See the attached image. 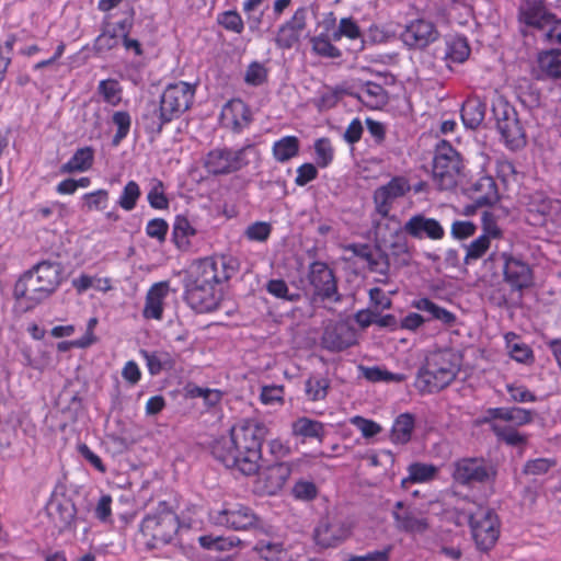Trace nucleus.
Returning a JSON list of instances; mask_svg holds the SVG:
<instances>
[{"label": "nucleus", "instance_id": "0e129e2a", "mask_svg": "<svg viewBox=\"0 0 561 561\" xmlns=\"http://www.w3.org/2000/svg\"><path fill=\"white\" fill-rule=\"evenodd\" d=\"M351 423L355 425L366 438L373 437L381 432V426L371 420L362 416H354Z\"/></svg>", "mask_w": 561, "mask_h": 561}, {"label": "nucleus", "instance_id": "6ab92c4d", "mask_svg": "<svg viewBox=\"0 0 561 561\" xmlns=\"http://www.w3.org/2000/svg\"><path fill=\"white\" fill-rule=\"evenodd\" d=\"M357 341L355 330L345 322L329 325L322 337V343L330 351H343Z\"/></svg>", "mask_w": 561, "mask_h": 561}, {"label": "nucleus", "instance_id": "a19ab883", "mask_svg": "<svg viewBox=\"0 0 561 561\" xmlns=\"http://www.w3.org/2000/svg\"><path fill=\"white\" fill-rule=\"evenodd\" d=\"M196 234L195 228L183 216H178L173 225V239L176 245L181 249H186L190 245V240Z\"/></svg>", "mask_w": 561, "mask_h": 561}, {"label": "nucleus", "instance_id": "bb28decb", "mask_svg": "<svg viewBox=\"0 0 561 561\" xmlns=\"http://www.w3.org/2000/svg\"><path fill=\"white\" fill-rule=\"evenodd\" d=\"M123 37H125V24L121 22L108 23L95 38L94 49L98 53H106L118 46Z\"/></svg>", "mask_w": 561, "mask_h": 561}, {"label": "nucleus", "instance_id": "c9c22d12", "mask_svg": "<svg viewBox=\"0 0 561 561\" xmlns=\"http://www.w3.org/2000/svg\"><path fill=\"white\" fill-rule=\"evenodd\" d=\"M362 376L370 382L399 383L407 379L403 374H394L379 366H360Z\"/></svg>", "mask_w": 561, "mask_h": 561}, {"label": "nucleus", "instance_id": "338daca9", "mask_svg": "<svg viewBox=\"0 0 561 561\" xmlns=\"http://www.w3.org/2000/svg\"><path fill=\"white\" fill-rule=\"evenodd\" d=\"M23 356L25 365L38 371L45 370L50 365L49 354L45 351L39 352L35 357H32L28 351H24Z\"/></svg>", "mask_w": 561, "mask_h": 561}, {"label": "nucleus", "instance_id": "e433bc0d", "mask_svg": "<svg viewBox=\"0 0 561 561\" xmlns=\"http://www.w3.org/2000/svg\"><path fill=\"white\" fill-rule=\"evenodd\" d=\"M72 286L78 294H82L89 288H94L98 291L106 293L112 289L111 279L107 277L91 276L81 274L72 279Z\"/></svg>", "mask_w": 561, "mask_h": 561}, {"label": "nucleus", "instance_id": "1a4fd4ad", "mask_svg": "<svg viewBox=\"0 0 561 561\" xmlns=\"http://www.w3.org/2000/svg\"><path fill=\"white\" fill-rule=\"evenodd\" d=\"M462 162L449 146H440L434 157L433 181L439 190H451L461 179Z\"/></svg>", "mask_w": 561, "mask_h": 561}, {"label": "nucleus", "instance_id": "7c9ffc66", "mask_svg": "<svg viewBox=\"0 0 561 561\" xmlns=\"http://www.w3.org/2000/svg\"><path fill=\"white\" fill-rule=\"evenodd\" d=\"M485 105L477 98L468 99L461 108V119L469 128H477L484 119Z\"/></svg>", "mask_w": 561, "mask_h": 561}, {"label": "nucleus", "instance_id": "9b49d317", "mask_svg": "<svg viewBox=\"0 0 561 561\" xmlns=\"http://www.w3.org/2000/svg\"><path fill=\"white\" fill-rule=\"evenodd\" d=\"M493 114L505 145L511 149L522 148L526 139L515 110L507 102L499 99L493 103Z\"/></svg>", "mask_w": 561, "mask_h": 561}, {"label": "nucleus", "instance_id": "79ce46f5", "mask_svg": "<svg viewBox=\"0 0 561 561\" xmlns=\"http://www.w3.org/2000/svg\"><path fill=\"white\" fill-rule=\"evenodd\" d=\"M330 380L324 377L311 376L305 383V392L309 400L321 401L328 396Z\"/></svg>", "mask_w": 561, "mask_h": 561}, {"label": "nucleus", "instance_id": "6e6552de", "mask_svg": "<svg viewBox=\"0 0 561 561\" xmlns=\"http://www.w3.org/2000/svg\"><path fill=\"white\" fill-rule=\"evenodd\" d=\"M259 152L253 145L238 150L214 149L205 158L206 170L215 175L236 172L250 163V157L257 158Z\"/></svg>", "mask_w": 561, "mask_h": 561}, {"label": "nucleus", "instance_id": "e2e57ef3", "mask_svg": "<svg viewBox=\"0 0 561 561\" xmlns=\"http://www.w3.org/2000/svg\"><path fill=\"white\" fill-rule=\"evenodd\" d=\"M477 227L469 220H456L451 225L450 233L457 240H463L476 233Z\"/></svg>", "mask_w": 561, "mask_h": 561}, {"label": "nucleus", "instance_id": "f257e3e1", "mask_svg": "<svg viewBox=\"0 0 561 561\" xmlns=\"http://www.w3.org/2000/svg\"><path fill=\"white\" fill-rule=\"evenodd\" d=\"M266 427L255 420H242L236 424L230 435L217 439L213 445V455L227 468H234L245 476L255 474L262 458V440Z\"/></svg>", "mask_w": 561, "mask_h": 561}, {"label": "nucleus", "instance_id": "f8f14e48", "mask_svg": "<svg viewBox=\"0 0 561 561\" xmlns=\"http://www.w3.org/2000/svg\"><path fill=\"white\" fill-rule=\"evenodd\" d=\"M496 474L495 467L483 459H461L455 463L453 476L460 483L485 482Z\"/></svg>", "mask_w": 561, "mask_h": 561}, {"label": "nucleus", "instance_id": "4be33fe9", "mask_svg": "<svg viewBox=\"0 0 561 561\" xmlns=\"http://www.w3.org/2000/svg\"><path fill=\"white\" fill-rule=\"evenodd\" d=\"M553 15L542 4V0L536 2L525 1L519 9V21L527 26L545 31L551 24Z\"/></svg>", "mask_w": 561, "mask_h": 561}, {"label": "nucleus", "instance_id": "f3484780", "mask_svg": "<svg viewBox=\"0 0 561 561\" xmlns=\"http://www.w3.org/2000/svg\"><path fill=\"white\" fill-rule=\"evenodd\" d=\"M220 119L226 128L233 131H241L250 125L252 115L243 101L234 99L224 105Z\"/></svg>", "mask_w": 561, "mask_h": 561}, {"label": "nucleus", "instance_id": "f03ea898", "mask_svg": "<svg viewBox=\"0 0 561 561\" xmlns=\"http://www.w3.org/2000/svg\"><path fill=\"white\" fill-rule=\"evenodd\" d=\"M218 263L213 259L198 260L190 266L185 283V300L199 313L216 310L222 298Z\"/></svg>", "mask_w": 561, "mask_h": 561}, {"label": "nucleus", "instance_id": "2eb2a0df", "mask_svg": "<svg viewBox=\"0 0 561 561\" xmlns=\"http://www.w3.org/2000/svg\"><path fill=\"white\" fill-rule=\"evenodd\" d=\"M437 36L438 33L434 24L423 19L410 22L401 34L403 43L412 48H424L433 43Z\"/></svg>", "mask_w": 561, "mask_h": 561}, {"label": "nucleus", "instance_id": "49530a36", "mask_svg": "<svg viewBox=\"0 0 561 561\" xmlns=\"http://www.w3.org/2000/svg\"><path fill=\"white\" fill-rule=\"evenodd\" d=\"M141 195L140 187L135 181H129L124 186L118 199L117 205L126 211L133 210Z\"/></svg>", "mask_w": 561, "mask_h": 561}, {"label": "nucleus", "instance_id": "37998d69", "mask_svg": "<svg viewBox=\"0 0 561 561\" xmlns=\"http://www.w3.org/2000/svg\"><path fill=\"white\" fill-rule=\"evenodd\" d=\"M539 68L550 77L561 78V50H551L540 54Z\"/></svg>", "mask_w": 561, "mask_h": 561}, {"label": "nucleus", "instance_id": "a211bd4d", "mask_svg": "<svg viewBox=\"0 0 561 561\" xmlns=\"http://www.w3.org/2000/svg\"><path fill=\"white\" fill-rule=\"evenodd\" d=\"M404 231L413 238L431 240H440L445 236L443 226L434 218L424 215L412 216L403 227Z\"/></svg>", "mask_w": 561, "mask_h": 561}, {"label": "nucleus", "instance_id": "603ef678", "mask_svg": "<svg viewBox=\"0 0 561 561\" xmlns=\"http://www.w3.org/2000/svg\"><path fill=\"white\" fill-rule=\"evenodd\" d=\"M82 198L88 210H103L108 203V192L106 190H98L84 194Z\"/></svg>", "mask_w": 561, "mask_h": 561}, {"label": "nucleus", "instance_id": "c03bdc74", "mask_svg": "<svg viewBox=\"0 0 561 561\" xmlns=\"http://www.w3.org/2000/svg\"><path fill=\"white\" fill-rule=\"evenodd\" d=\"M98 93L105 103L112 106H117L122 101V88L114 79L100 81L98 85Z\"/></svg>", "mask_w": 561, "mask_h": 561}, {"label": "nucleus", "instance_id": "680f3d73", "mask_svg": "<svg viewBox=\"0 0 561 561\" xmlns=\"http://www.w3.org/2000/svg\"><path fill=\"white\" fill-rule=\"evenodd\" d=\"M168 222L161 218H154L148 221L146 226V233L148 237L157 239L159 242L165 240L168 233Z\"/></svg>", "mask_w": 561, "mask_h": 561}, {"label": "nucleus", "instance_id": "de8ad7c7", "mask_svg": "<svg viewBox=\"0 0 561 561\" xmlns=\"http://www.w3.org/2000/svg\"><path fill=\"white\" fill-rule=\"evenodd\" d=\"M291 494L296 500L308 502L318 496V488L314 482L300 479L295 482Z\"/></svg>", "mask_w": 561, "mask_h": 561}, {"label": "nucleus", "instance_id": "bf43d9fd", "mask_svg": "<svg viewBox=\"0 0 561 561\" xmlns=\"http://www.w3.org/2000/svg\"><path fill=\"white\" fill-rule=\"evenodd\" d=\"M493 432L508 445H522L525 437L512 427H503L497 423L492 424Z\"/></svg>", "mask_w": 561, "mask_h": 561}, {"label": "nucleus", "instance_id": "412c9836", "mask_svg": "<svg viewBox=\"0 0 561 561\" xmlns=\"http://www.w3.org/2000/svg\"><path fill=\"white\" fill-rule=\"evenodd\" d=\"M309 280L314 293L322 298H330L336 293V282L333 272L321 262L310 266Z\"/></svg>", "mask_w": 561, "mask_h": 561}, {"label": "nucleus", "instance_id": "2f4dec72", "mask_svg": "<svg viewBox=\"0 0 561 561\" xmlns=\"http://www.w3.org/2000/svg\"><path fill=\"white\" fill-rule=\"evenodd\" d=\"M358 100L367 107L375 110L380 108L387 102V95L380 84L368 82L357 92Z\"/></svg>", "mask_w": 561, "mask_h": 561}, {"label": "nucleus", "instance_id": "8fccbe9b", "mask_svg": "<svg viewBox=\"0 0 561 561\" xmlns=\"http://www.w3.org/2000/svg\"><path fill=\"white\" fill-rule=\"evenodd\" d=\"M505 339L512 358L519 363H526L530 358V348L525 343L517 342L514 334H507Z\"/></svg>", "mask_w": 561, "mask_h": 561}, {"label": "nucleus", "instance_id": "0eeeda50", "mask_svg": "<svg viewBox=\"0 0 561 561\" xmlns=\"http://www.w3.org/2000/svg\"><path fill=\"white\" fill-rule=\"evenodd\" d=\"M469 525L473 541L480 551H489L495 546L501 524L491 508L478 506L474 512H470Z\"/></svg>", "mask_w": 561, "mask_h": 561}, {"label": "nucleus", "instance_id": "ddd939ff", "mask_svg": "<svg viewBox=\"0 0 561 561\" xmlns=\"http://www.w3.org/2000/svg\"><path fill=\"white\" fill-rule=\"evenodd\" d=\"M392 516L396 527L411 535H422L428 529V520L417 510L405 506L399 501L394 504Z\"/></svg>", "mask_w": 561, "mask_h": 561}, {"label": "nucleus", "instance_id": "9d476101", "mask_svg": "<svg viewBox=\"0 0 561 561\" xmlns=\"http://www.w3.org/2000/svg\"><path fill=\"white\" fill-rule=\"evenodd\" d=\"M209 520L214 525L225 526L236 531L250 530L260 524L254 512L241 503H225L221 508L211 510Z\"/></svg>", "mask_w": 561, "mask_h": 561}, {"label": "nucleus", "instance_id": "09e8293b", "mask_svg": "<svg viewBox=\"0 0 561 561\" xmlns=\"http://www.w3.org/2000/svg\"><path fill=\"white\" fill-rule=\"evenodd\" d=\"M141 355L151 375H158L164 367L170 365V357L167 353L141 351Z\"/></svg>", "mask_w": 561, "mask_h": 561}, {"label": "nucleus", "instance_id": "20e7f679", "mask_svg": "<svg viewBox=\"0 0 561 561\" xmlns=\"http://www.w3.org/2000/svg\"><path fill=\"white\" fill-rule=\"evenodd\" d=\"M196 87L194 84L179 81L169 84L162 95L159 112L148 117L150 121L147 128L152 133H160L163 125L179 117L190 108L195 96Z\"/></svg>", "mask_w": 561, "mask_h": 561}, {"label": "nucleus", "instance_id": "393cba45", "mask_svg": "<svg viewBox=\"0 0 561 561\" xmlns=\"http://www.w3.org/2000/svg\"><path fill=\"white\" fill-rule=\"evenodd\" d=\"M503 420L512 423L513 425H525L530 423L533 414L529 410L523 408H493L485 411L482 421L494 422Z\"/></svg>", "mask_w": 561, "mask_h": 561}, {"label": "nucleus", "instance_id": "cd10ccee", "mask_svg": "<svg viewBox=\"0 0 561 561\" xmlns=\"http://www.w3.org/2000/svg\"><path fill=\"white\" fill-rule=\"evenodd\" d=\"M94 162V150L91 147H83L72 154V157L61 165L62 173L85 172L90 170Z\"/></svg>", "mask_w": 561, "mask_h": 561}, {"label": "nucleus", "instance_id": "423d86ee", "mask_svg": "<svg viewBox=\"0 0 561 561\" xmlns=\"http://www.w3.org/2000/svg\"><path fill=\"white\" fill-rule=\"evenodd\" d=\"M178 529V516L164 502L159 503L157 510L147 514L140 524V533L150 548L169 543Z\"/></svg>", "mask_w": 561, "mask_h": 561}, {"label": "nucleus", "instance_id": "4468645a", "mask_svg": "<svg viewBox=\"0 0 561 561\" xmlns=\"http://www.w3.org/2000/svg\"><path fill=\"white\" fill-rule=\"evenodd\" d=\"M350 534V527L345 523L325 518L314 528L313 539L320 548H333L342 543Z\"/></svg>", "mask_w": 561, "mask_h": 561}, {"label": "nucleus", "instance_id": "58836bf2", "mask_svg": "<svg viewBox=\"0 0 561 561\" xmlns=\"http://www.w3.org/2000/svg\"><path fill=\"white\" fill-rule=\"evenodd\" d=\"M474 190L477 192H482L481 194L473 196V201L477 206L490 205L497 201L495 183L490 176L479 179L474 184Z\"/></svg>", "mask_w": 561, "mask_h": 561}, {"label": "nucleus", "instance_id": "72a5a7b5", "mask_svg": "<svg viewBox=\"0 0 561 561\" xmlns=\"http://www.w3.org/2000/svg\"><path fill=\"white\" fill-rule=\"evenodd\" d=\"M409 476L401 481L402 488H408V483H423L431 481L437 473V468L433 465L414 462L408 468Z\"/></svg>", "mask_w": 561, "mask_h": 561}, {"label": "nucleus", "instance_id": "b1692460", "mask_svg": "<svg viewBox=\"0 0 561 561\" xmlns=\"http://www.w3.org/2000/svg\"><path fill=\"white\" fill-rule=\"evenodd\" d=\"M305 25V12L302 9L297 10L291 20L280 26L276 37L277 45L283 48L293 47L298 42Z\"/></svg>", "mask_w": 561, "mask_h": 561}, {"label": "nucleus", "instance_id": "dca6fc26", "mask_svg": "<svg viewBox=\"0 0 561 561\" xmlns=\"http://www.w3.org/2000/svg\"><path fill=\"white\" fill-rule=\"evenodd\" d=\"M410 191L409 182L403 178H394L388 184L376 190L374 199L377 211L387 216L390 211L392 203L405 195Z\"/></svg>", "mask_w": 561, "mask_h": 561}, {"label": "nucleus", "instance_id": "774afa93", "mask_svg": "<svg viewBox=\"0 0 561 561\" xmlns=\"http://www.w3.org/2000/svg\"><path fill=\"white\" fill-rule=\"evenodd\" d=\"M219 23L229 31L241 33L243 30V22L241 16L234 11H227L219 18Z\"/></svg>", "mask_w": 561, "mask_h": 561}, {"label": "nucleus", "instance_id": "5701e85b", "mask_svg": "<svg viewBox=\"0 0 561 561\" xmlns=\"http://www.w3.org/2000/svg\"><path fill=\"white\" fill-rule=\"evenodd\" d=\"M504 278L511 287L523 289L531 285L533 273L525 262L513 256H505Z\"/></svg>", "mask_w": 561, "mask_h": 561}, {"label": "nucleus", "instance_id": "ea45409f", "mask_svg": "<svg viewBox=\"0 0 561 561\" xmlns=\"http://www.w3.org/2000/svg\"><path fill=\"white\" fill-rule=\"evenodd\" d=\"M492 241L493 239L480 234L478 238L468 243L465 247L466 254L463 257V263L466 265H470L483 257L490 250Z\"/></svg>", "mask_w": 561, "mask_h": 561}, {"label": "nucleus", "instance_id": "a878e982", "mask_svg": "<svg viewBox=\"0 0 561 561\" xmlns=\"http://www.w3.org/2000/svg\"><path fill=\"white\" fill-rule=\"evenodd\" d=\"M296 462H279L268 467L263 477L265 480V488L268 493H276L279 491L290 477Z\"/></svg>", "mask_w": 561, "mask_h": 561}, {"label": "nucleus", "instance_id": "c756f323", "mask_svg": "<svg viewBox=\"0 0 561 561\" xmlns=\"http://www.w3.org/2000/svg\"><path fill=\"white\" fill-rule=\"evenodd\" d=\"M470 54V48L465 38L451 37L446 39L445 47L443 49V58L450 67L451 64L463 62Z\"/></svg>", "mask_w": 561, "mask_h": 561}, {"label": "nucleus", "instance_id": "473e14b6", "mask_svg": "<svg viewBox=\"0 0 561 561\" xmlns=\"http://www.w3.org/2000/svg\"><path fill=\"white\" fill-rule=\"evenodd\" d=\"M414 430V417L412 414H400L392 425L391 440L396 444H407Z\"/></svg>", "mask_w": 561, "mask_h": 561}, {"label": "nucleus", "instance_id": "13d9d810", "mask_svg": "<svg viewBox=\"0 0 561 561\" xmlns=\"http://www.w3.org/2000/svg\"><path fill=\"white\" fill-rule=\"evenodd\" d=\"M482 221V236L496 240L502 236V231L497 226L495 216L489 210H483L481 216Z\"/></svg>", "mask_w": 561, "mask_h": 561}, {"label": "nucleus", "instance_id": "aec40b11", "mask_svg": "<svg viewBox=\"0 0 561 561\" xmlns=\"http://www.w3.org/2000/svg\"><path fill=\"white\" fill-rule=\"evenodd\" d=\"M169 282L153 284L147 291L142 316L146 319L161 320L163 317L165 299L170 295Z\"/></svg>", "mask_w": 561, "mask_h": 561}, {"label": "nucleus", "instance_id": "4d7b16f0", "mask_svg": "<svg viewBox=\"0 0 561 561\" xmlns=\"http://www.w3.org/2000/svg\"><path fill=\"white\" fill-rule=\"evenodd\" d=\"M260 400L265 405H282L284 403L283 386H264L261 389Z\"/></svg>", "mask_w": 561, "mask_h": 561}, {"label": "nucleus", "instance_id": "3c124183", "mask_svg": "<svg viewBox=\"0 0 561 561\" xmlns=\"http://www.w3.org/2000/svg\"><path fill=\"white\" fill-rule=\"evenodd\" d=\"M312 49L316 54L327 58H337L341 51L331 44L330 39L324 35H318L311 39Z\"/></svg>", "mask_w": 561, "mask_h": 561}, {"label": "nucleus", "instance_id": "4c0bfd02", "mask_svg": "<svg viewBox=\"0 0 561 561\" xmlns=\"http://www.w3.org/2000/svg\"><path fill=\"white\" fill-rule=\"evenodd\" d=\"M412 306L420 311L426 312L428 314L427 320L435 319L442 321L443 323H451L455 320V317L451 312L439 307L427 298L414 300Z\"/></svg>", "mask_w": 561, "mask_h": 561}, {"label": "nucleus", "instance_id": "7ed1b4c3", "mask_svg": "<svg viewBox=\"0 0 561 561\" xmlns=\"http://www.w3.org/2000/svg\"><path fill=\"white\" fill-rule=\"evenodd\" d=\"M59 263L44 261L26 272L14 286V296L34 307L47 299L61 283Z\"/></svg>", "mask_w": 561, "mask_h": 561}, {"label": "nucleus", "instance_id": "69168bd1", "mask_svg": "<svg viewBox=\"0 0 561 561\" xmlns=\"http://www.w3.org/2000/svg\"><path fill=\"white\" fill-rule=\"evenodd\" d=\"M148 202L151 207L156 209H163L168 207V199L163 192V185L160 181H156L148 193Z\"/></svg>", "mask_w": 561, "mask_h": 561}, {"label": "nucleus", "instance_id": "864d4df0", "mask_svg": "<svg viewBox=\"0 0 561 561\" xmlns=\"http://www.w3.org/2000/svg\"><path fill=\"white\" fill-rule=\"evenodd\" d=\"M343 36L351 39H356L360 36L358 25L351 18L341 19L339 28L331 35L333 41H340Z\"/></svg>", "mask_w": 561, "mask_h": 561}, {"label": "nucleus", "instance_id": "6e6d98bb", "mask_svg": "<svg viewBox=\"0 0 561 561\" xmlns=\"http://www.w3.org/2000/svg\"><path fill=\"white\" fill-rule=\"evenodd\" d=\"M271 231L272 226L268 222L256 221L245 229L244 236L250 241L264 242L268 239Z\"/></svg>", "mask_w": 561, "mask_h": 561}, {"label": "nucleus", "instance_id": "c85d7f7f", "mask_svg": "<svg viewBox=\"0 0 561 561\" xmlns=\"http://www.w3.org/2000/svg\"><path fill=\"white\" fill-rule=\"evenodd\" d=\"M291 434L296 437L316 438L322 440L324 436L323 423L306 416L298 417L291 424Z\"/></svg>", "mask_w": 561, "mask_h": 561}, {"label": "nucleus", "instance_id": "f704fd0d", "mask_svg": "<svg viewBox=\"0 0 561 561\" xmlns=\"http://www.w3.org/2000/svg\"><path fill=\"white\" fill-rule=\"evenodd\" d=\"M272 151L276 161L287 162L298 154L299 140L296 136H285L274 142Z\"/></svg>", "mask_w": 561, "mask_h": 561}, {"label": "nucleus", "instance_id": "39448f33", "mask_svg": "<svg viewBox=\"0 0 561 561\" xmlns=\"http://www.w3.org/2000/svg\"><path fill=\"white\" fill-rule=\"evenodd\" d=\"M459 360L451 352H437L427 357L420 369L415 387L421 392H436L447 387L457 376Z\"/></svg>", "mask_w": 561, "mask_h": 561}, {"label": "nucleus", "instance_id": "5fc2aeb1", "mask_svg": "<svg viewBox=\"0 0 561 561\" xmlns=\"http://www.w3.org/2000/svg\"><path fill=\"white\" fill-rule=\"evenodd\" d=\"M316 160L318 165L325 168L333 160V148L329 139L321 138L314 144Z\"/></svg>", "mask_w": 561, "mask_h": 561}, {"label": "nucleus", "instance_id": "052dcab7", "mask_svg": "<svg viewBox=\"0 0 561 561\" xmlns=\"http://www.w3.org/2000/svg\"><path fill=\"white\" fill-rule=\"evenodd\" d=\"M266 69L260 62H252L244 75V81L251 85H260L266 80Z\"/></svg>", "mask_w": 561, "mask_h": 561}, {"label": "nucleus", "instance_id": "a18cd8bd", "mask_svg": "<svg viewBox=\"0 0 561 561\" xmlns=\"http://www.w3.org/2000/svg\"><path fill=\"white\" fill-rule=\"evenodd\" d=\"M112 123L117 128L113 137V146H118L127 137L131 126V117L126 111H116L112 115Z\"/></svg>", "mask_w": 561, "mask_h": 561}]
</instances>
